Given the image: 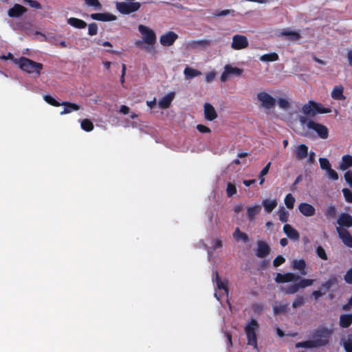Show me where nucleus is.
Wrapping results in <instances>:
<instances>
[{"instance_id":"nucleus-45","label":"nucleus","mask_w":352,"mask_h":352,"mask_svg":"<svg viewBox=\"0 0 352 352\" xmlns=\"http://www.w3.org/2000/svg\"><path fill=\"white\" fill-rule=\"evenodd\" d=\"M44 100L48 103L49 104L54 107H59L62 105V102H58L56 99H54L50 95H44L43 96Z\"/></svg>"},{"instance_id":"nucleus-42","label":"nucleus","mask_w":352,"mask_h":352,"mask_svg":"<svg viewBox=\"0 0 352 352\" xmlns=\"http://www.w3.org/2000/svg\"><path fill=\"white\" fill-rule=\"evenodd\" d=\"M337 213V210L335 206H330L327 207L325 210L324 215L328 219H333L335 218Z\"/></svg>"},{"instance_id":"nucleus-28","label":"nucleus","mask_w":352,"mask_h":352,"mask_svg":"<svg viewBox=\"0 0 352 352\" xmlns=\"http://www.w3.org/2000/svg\"><path fill=\"white\" fill-rule=\"evenodd\" d=\"M352 166V156L344 155L342 157V161L339 164V168L342 170H345Z\"/></svg>"},{"instance_id":"nucleus-22","label":"nucleus","mask_w":352,"mask_h":352,"mask_svg":"<svg viewBox=\"0 0 352 352\" xmlns=\"http://www.w3.org/2000/svg\"><path fill=\"white\" fill-rule=\"evenodd\" d=\"M331 96L333 100H344L346 99L345 96L344 95V87L342 85H336L333 88Z\"/></svg>"},{"instance_id":"nucleus-6","label":"nucleus","mask_w":352,"mask_h":352,"mask_svg":"<svg viewBox=\"0 0 352 352\" xmlns=\"http://www.w3.org/2000/svg\"><path fill=\"white\" fill-rule=\"evenodd\" d=\"M116 9L122 14H129L138 11L141 6L139 2H117Z\"/></svg>"},{"instance_id":"nucleus-10","label":"nucleus","mask_w":352,"mask_h":352,"mask_svg":"<svg viewBox=\"0 0 352 352\" xmlns=\"http://www.w3.org/2000/svg\"><path fill=\"white\" fill-rule=\"evenodd\" d=\"M248 40L244 35L236 34L232 37L231 47L235 50H240L248 46Z\"/></svg>"},{"instance_id":"nucleus-58","label":"nucleus","mask_w":352,"mask_h":352,"mask_svg":"<svg viewBox=\"0 0 352 352\" xmlns=\"http://www.w3.org/2000/svg\"><path fill=\"white\" fill-rule=\"evenodd\" d=\"M344 280L346 283L352 285V267L346 271Z\"/></svg>"},{"instance_id":"nucleus-18","label":"nucleus","mask_w":352,"mask_h":352,"mask_svg":"<svg viewBox=\"0 0 352 352\" xmlns=\"http://www.w3.org/2000/svg\"><path fill=\"white\" fill-rule=\"evenodd\" d=\"M270 252V246L263 241H258L257 243L256 256L258 258L266 257Z\"/></svg>"},{"instance_id":"nucleus-59","label":"nucleus","mask_w":352,"mask_h":352,"mask_svg":"<svg viewBox=\"0 0 352 352\" xmlns=\"http://www.w3.org/2000/svg\"><path fill=\"white\" fill-rule=\"evenodd\" d=\"M280 108L287 109L289 107V102L285 98H279L277 101Z\"/></svg>"},{"instance_id":"nucleus-34","label":"nucleus","mask_w":352,"mask_h":352,"mask_svg":"<svg viewBox=\"0 0 352 352\" xmlns=\"http://www.w3.org/2000/svg\"><path fill=\"white\" fill-rule=\"evenodd\" d=\"M341 343L346 352H352V334H349L346 338H342Z\"/></svg>"},{"instance_id":"nucleus-62","label":"nucleus","mask_w":352,"mask_h":352,"mask_svg":"<svg viewBox=\"0 0 352 352\" xmlns=\"http://www.w3.org/2000/svg\"><path fill=\"white\" fill-rule=\"evenodd\" d=\"M197 129L200 133H208L211 131V130L209 127H208L207 126L203 125V124H197Z\"/></svg>"},{"instance_id":"nucleus-55","label":"nucleus","mask_w":352,"mask_h":352,"mask_svg":"<svg viewBox=\"0 0 352 352\" xmlns=\"http://www.w3.org/2000/svg\"><path fill=\"white\" fill-rule=\"evenodd\" d=\"M98 33V25L96 23H91L88 25V34L90 36L96 35Z\"/></svg>"},{"instance_id":"nucleus-15","label":"nucleus","mask_w":352,"mask_h":352,"mask_svg":"<svg viewBox=\"0 0 352 352\" xmlns=\"http://www.w3.org/2000/svg\"><path fill=\"white\" fill-rule=\"evenodd\" d=\"M28 9L24 6L14 3L13 7L10 8L8 11V15L12 18H18L27 12Z\"/></svg>"},{"instance_id":"nucleus-4","label":"nucleus","mask_w":352,"mask_h":352,"mask_svg":"<svg viewBox=\"0 0 352 352\" xmlns=\"http://www.w3.org/2000/svg\"><path fill=\"white\" fill-rule=\"evenodd\" d=\"M258 327L256 320L252 319L250 323L245 327V332L247 336L248 344L257 349V338L256 331Z\"/></svg>"},{"instance_id":"nucleus-41","label":"nucleus","mask_w":352,"mask_h":352,"mask_svg":"<svg viewBox=\"0 0 352 352\" xmlns=\"http://www.w3.org/2000/svg\"><path fill=\"white\" fill-rule=\"evenodd\" d=\"M315 343L310 339L309 340L297 342L295 345L296 348H307L313 349L316 348Z\"/></svg>"},{"instance_id":"nucleus-52","label":"nucleus","mask_w":352,"mask_h":352,"mask_svg":"<svg viewBox=\"0 0 352 352\" xmlns=\"http://www.w3.org/2000/svg\"><path fill=\"white\" fill-rule=\"evenodd\" d=\"M345 201L352 204V191L349 188H344L342 190Z\"/></svg>"},{"instance_id":"nucleus-37","label":"nucleus","mask_w":352,"mask_h":352,"mask_svg":"<svg viewBox=\"0 0 352 352\" xmlns=\"http://www.w3.org/2000/svg\"><path fill=\"white\" fill-rule=\"evenodd\" d=\"M278 55L275 53H270L262 55L260 57V60L264 62H273L278 60Z\"/></svg>"},{"instance_id":"nucleus-56","label":"nucleus","mask_w":352,"mask_h":352,"mask_svg":"<svg viewBox=\"0 0 352 352\" xmlns=\"http://www.w3.org/2000/svg\"><path fill=\"white\" fill-rule=\"evenodd\" d=\"M314 283V280L312 279H301L298 283L299 285L300 288H305L311 285Z\"/></svg>"},{"instance_id":"nucleus-36","label":"nucleus","mask_w":352,"mask_h":352,"mask_svg":"<svg viewBox=\"0 0 352 352\" xmlns=\"http://www.w3.org/2000/svg\"><path fill=\"white\" fill-rule=\"evenodd\" d=\"M338 283V278L336 276H332L321 285L320 289H324L325 292L330 289L333 285H337Z\"/></svg>"},{"instance_id":"nucleus-5","label":"nucleus","mask_w":352,"mask_h":352,"mask_svg":"<svg viewBox=\"0 0 352 352\" xmlns=\"http://www.w3.org/2000/svg\"><path fill=\"white\" fill-rule=\"evenodd\" d=\"M138 30L142 35L143 41L148 45H154L157 41L155 32L147 26L139 25Z\"/></svg>"},{"instance_id":"nucleus-21","label":"nucleus","mask_w":352,"mask_h":352,"mask_svg":"<svg viewBox=\"0 0 352 352\" xmlns=\"http://www.w3.org/2000/svg\"><path fill=\"white\" fill-rule=\"evenodd\" d=\"M299 211L306 217H311L315 214L316 209L315 208L307 203H301L298 206Z\"/></svg>"},{"instance_id":"nucleus-51","label":"nucleus","mask_w":352,"mask_h":352,"mask_svg":"<svg viewBox=\"0 0 352 352\" xmlns=\"http://www.w3.org/2000/svg\"><path fill=\"white\" fill-rule=\"evenodd\" d=\"M85 3L88 6L94 7L96 10H100L102 4L98 0H85Z\"/></svg>"},{"instance_id":"nucleus-32","label":"nucleus","mask_w":352,"mask_h":352,"mask_svg":"<svg viewBox=\"0 0 352 352\" xmlns=\"http://www.w3.org/2000/svg\"><path fill=\"white\" fill-rule=\"evenodd\" d=\"M262 205L263 206L265 212L270 213L277 206V201L276 199L270 200L266 199L263 201Z\"/></svg>"},{"instance_id":"nucleus-20","label":"nucleus","mask_w":352,"mask_h":352,"mask_svg":"<svg viewBox=\"0 0 352 352\" xmlns=\"http://www.w3.org/2000/svg\"><path fill=\"white\" fill-rule=\"evenodd\" d=\"M214 278H212L213 282H215L217 284V287L219 290H223L225 294L228 295V282L227 280H222L217 272H214Z\"/></svg>"},{"instance_id":"nucleus-26","label":"nucleus","mask_w":352,"mask_h":352,"mask_svg":"<svg viewBox=\"0 0 352 352\" xmlns=\"http://www.w3.org/2000/svg\"><path fill=\"white\" fill-rule=\"evenodd\" d=\"M61 106H63L64 109L60 113V115L67 114L72 111H78L80 109L79 105L69 102H63Z\"/></svg>"},{"instance_id":"nucleus-61","label":"nucleus","mask_w":352,"mask_h":352,"mask_svg":"<svg viewBox=\"0 0 352 352\" xmlns=\"http://www.w3.org/2000/svg\"><path fill=\"white\" fill-rule=\"evenodd\" d=\"M344 179L346 182L352 188V171L348 170L344 173Z\"/></svg>"},{"instance_id":"nucleus-3","label":"nucleus","mask_w":352,"mask_h":352,"mask_svg":"<svg viewBox=\"0 0 352 352\" xmlns=\"http://www.w3.org/2000/svg\"><path fill=\"white\" fill-rule=\"evenodd\" d=\"M332 331L327 327H320L314 329L311 336V340L315 343L316 348L324 346L329 343Z\"/></svg>"},{"instance_id":"nucleus-53","label":"nucleus","mask_w":352,"mask_h":352,"mask_svg":"<svg viewBox=\"0 0 352 352\" xmlns=\"http://www.w3.org/2000/svg\"><path fill=\"white\" fill-rule=\"evenodd\" d=\"M305 304V298L303 296H298L292 303L294 308H298Z\"/></svg>"},{"instance_id":"nucleus-17","label":"nucleus","mask_w":352,"mask_h":352,"mask_svg":"<svg viewBox=\"0 0 352 352\" xmlns=\"http://www.w3.org/2000/svg\"><path fill=\"white\" fill-rule=\"evenodd\" d=\"M204 113L205 119L208 121H213L217 118V113L215 109L208 102H206L204 105Z\"/></svg>"},{"instance_id":"nucleus-14","label":"nucleus","mask_w":352,"mask_h":352,"mask_svg":"<svg viewBox=\"0 0 352 352\" xmlns=\"http://www.w3.org/2000/svg\"><path fill=\"white\" fill-rule=\"evenodd\" d=\"M16 25L19 30L24 32L27 35L31 36L40 34L45 36V35L41 32L34 31L32 28L33 25L30 22H20L18 23Z\"/></svg>"},{"instance_id":"nucleus-54","label":"nucleus","mask_w":352,"mask_h":352,"mask_svg":"<svg viewBox=\"0 0 352 352\" xmlns=\"http://www.w3.org/2000/svg\"><path fill=\"white\" fill-rule=\"evenodd\" d=\"M278 217L281 222H287L289 218V212L285 210L283 208L278 210Z\"/></svg>"},{"instance_id":"nucleus-39","label":"nucleus","mask_w":352,"mask_h":352,"mask_svg":"<svg viewBox=\"0 0 352 352\" xmlns=\"http://www.w3.org/2000/svg\"><path fill=\"white\" fill-rule=\"evenodd\" d=\"M282 34L283 36H288L289 39L292 41H297L300 38V35L298 32L289 30H284Z\"/></svg>"},{"instance_id":"nucleus-25","label":"nucleus","mask_w":352,"mask_h":352,"mask_svg":"<svg viewBox=\"0 0 352 352\" xmlns=\"http://www.w3.org/2000/svg\"><path fill=\"white\" fill-rule=\"evenodd\" d=\"M283 231L292 239L298 240L299 239V233L289 224H285L283 226Z\"/></svg>"},{"instance_id":"nucleus-46","label":"nucleus","mask_w":352,"mask_h":352,"mask_svg":"<svg viewBox=\"0 0 352 352\" xmlns=\"http://www.w3.org/2000/svg\"><path fill=\"white\" fill-rule=\"evenodd\" d=\"M300 287L298 283H294L293 285H289L286 288H285L284 292L287 294H293L296 293L299 290Z\"/></svg>"},{"instance_id":"nucleus-12","label":"nucleus","mask_w":352,"mask_h":352,"mask_svg":"<svg viewBox=\"0 0 352 352\" xmlns=\"http://www.w3.org/2000/svg\"><path fill=\"white\" fill-rule=\"evenodd\" d=\"M300 279V276L295 274L288 272L285 274L278 273L275 278V281L278 283H289L296 281Z\"/></svg>"},{"instance_id":"nucleus-44","label":"nucleus","mask_w":352,"mask_h":352,"mask_svg":"<svg viewBox=\"0 0 352 352\" xmlns=\"http://www.w3.org/2000/svg\"><path fill=\"white\" fill-rule=\"evenodd\" d=\"M81 128L85 131H91L94 129V124L89 119H84L81 122Z\"/></svg>"},{"instance_id":"nucleus-19","label":"nucleus","mask_w":352,"mask_h":352,"mask_svg":"<svg viewBox=\"0 0 352 352\" xmlns=\"http://www.w3.org/2000/svg\"><path fill=\"white\" fill-rule=\"evenodd\" d=\"M90 17L96 21H112L116 20V16L109 13H93L90 15Z\"/></svg>"},{"instance_id":"nucleus-27","label":"nucleus","mask_w":352,"mask_h":352,"mask_svg":"<svg viewBox=\"0 0 352 352\" xmlns=\"http://www.w3.org/2000/svg\"><path fill=\"white\" fill-rule=\"evenodd\" d=\"M175 96L174 93H170L168 95L164 96L162 99H160L158 102V105L161 109H167L170 105L171 102L173 101Z\"/></svg>"},{"instance_id":"nucleus-48","label":"nucleus","mask_w":352,"mask_h":352,"mask_svg":"<svg viewBox=\"0 0 352 352\" xmlns=\"http://www.w3.org/2000/svg\"><path fill=\"white\" fill-rule=\"evenodd\" d=\"M319 163H320V168L322 170H327L328 169H330V168L331 167V165L329 160L327 158L320 157Z\"/></svg>"},{"instance_id":"nucleus-57","label":"nucleus","mask_w":352,"mask_h":352,"mask_svg":"<svg viewBox=\"0 0 352 352\" xmlns=\"http://www.w3.org/2000/svg\"><path fill=\"white\" fill-rule=\"evenodd\" d=\"M327 173L329 179L336 181L338 179V175L336 170L330 168V169L327 170Z\"/></svg>"},{"instance_id":"nucleus-30","label":"nucleus","mask_w":352,"mask_h":352,"mask_svg":"<svg viewBox=\"0 0 352 352\" xmlns=\"http://www.w3.org/2000/svg\"><path fill=\"white\" fill-rule=\"evenodd\" d=\"M184 74L185 78L188 80L201 75L200 71L188 66L184 69Z\"/></svg>"},{"instance_id":"nucleus-2","label":"nucleus","mask_w":352,"mask_h":352,"mask_svg":"<svg viewBox=\"0 0 352 352\" xmlns=\"http://www.w3.org/2000/svg\"><path fill=\"white\" fill-rule=\"evenodd\" d=\"M14 64L17 65L21 70L29 74H36L39 76L43 69L42 63L35 62L25 56L14 60Z\"/></svg>"},{"instance_id":"nucleus-40","label":"nucleus","mask_w":352,"mask_h":352,"mask_svg":"<svg viewBox=\"0 0 352 352\" xmlns=\"http://www.w3.org/2000/svg\"><path fill=\"white\" fill-rule=\"evenodd\" d=\"M282 34L283 36H288L289 39L292 41H297L300 38V35L298 32L289 30H284Z\"/></svg>"},{"instance_id":"nucleus-64","label":"nucleus","mask_w":352,"mask_h":352,"mask_svg":"<svg viewBox=\"0 0 352 352\" xmlns=\"http://www.w3.org/2000/svg\"><path fill=\"white\" fill-rule=\"evenodd\" d=\"M216 76V73L214 72H210L206 75V81L208 82H210L214 80Z\"/></svg>"},{"instance_id":"nucleus-47","label":"nucleus","mask_w":352,"mask_h":352,"mask_svg":"<svg viewBox=\"0 0 352 352\" xmlns=\"http://www.w3.org/2000/svg\"><path fill=\"white\" fill-rule=\"evenodd\" d=\"M236 193V188L234 184L231 182L227 184L226 194L228 197H230Z\"/></svg>"},{"instance_id":"nucleus-35","label":"nucleus","mask_w":352,"mask_h":352,"mask_svg":"<svg viewBox=\"0 0 352 352\" xmlns=\"http://www.w3.org/2000/svg\"><path fill=\"white\" fill-rule=\"evenodd\" d=\"M233 237L237 241H243L244 243L249 241L248 235L246 233L241 232L239 228L235 229V231L233 233Z\"/></svg>"},{"instance_id":"nucleus-1","label":"nucleus","mask_w":352,"mask_h":352,"mask_svg":"<svg viewBox=\"0 0 352 352\" xmlns=\"http://www.w3.org/2000/svg\"><path fill=\"white\" fill-rule=\"evenodd\" d=\"M302 111L306 116H299V121L302 124H307L309 121L307 116L314 117L317 114L329 113L331 112V109L324 107L319 102L309 100L307 103L302 106Z\"/></svg>"},{"instance_id":"nucleus-60","label":"nucleus","mask_w":352,"mask_h":352,"mask_svg":"<svg viewBox=\"0 0 352 352\" xmlns=\"http://www.w3.org/2000/svg\"><path fill=\"white\" fill-rule=\"evenodd\" d=\"M285 258L281 255H278L274 259L273 265L274 267H278L280 265H282L283 263H285Z\"/></svg>"},{"instance_id":"nucleus-33","label":"nucleus","mask_w":352,"mask_h":352,"mask_svg":"<svg viewBox=\"0 0 352 352\" xmlns=\"http://www.w3.org/2000/svg\"><path fill=\"white\" fill-rule=\"evenodd\" d=\"M292 265L294 269L299 270L302 275L307 274L305 271L306 263L303 259L294 260Z\"/></svg>"},{"instance_id":"nucleus-43","label":"nucleus","mask_w":352,"mask_h":352,"mask_svg":"<svg viewBox=\"0 0 352 352\" xmlns=\"http://www.w3.org/2000/svg\"><path fill=\"white\" fill-rule=\"evenodd\" d=\"M284 201H285V204L287 208H289V209L294 208V203H295V198L291 193H289L285 196Z\"/></svg>"},{"instance_id":"nucleus-13","label":"nucleus","mask_w":352,"mask_h":352,"mask_svg":"<svg viewBox=\"0 0 352 352\" xmlns=\"http://www.w3.org/2000/svg\"><path fill=\"white\" fill-rule=\"evenodd\" d=\"M337 232L342 243L348 248H352V236L346 228H337Z\"/></svg>"},{"instance_id":"nucleus-24","label":"nucleus","mask_w":352,"mask_h":352,"mask_svg":"<svg viewBox=\"0 0 352 352\" xmlns=\"http://www.w3.org/2000/svg\"><path fill=\"white\" fill-rule=\"evenodd\" d=\"M247 217L250 221H253L255 217L259 214L261 210V207L259 205H254L252 206H247Z\"/></svg>"},{"instance_id":"nucleus-23","label":"nucleus","mask_w":352,"mask_h":352,"mask_svg":"<svg viewBox=\"0 0 352 352\" xmlns=\"http://www.w3.org/2000/svg\"><path fill=\"white\" fill-rule=\"evenodd\" d=\"M295 156L298 160H302L308 156V146L304 144H300L295 148Z\"/></svg>"},{"instance_id":"nucleus-50","label":"nucleus","mask_w":352,"mask_h":352,"mask_svg":"<svg viewBox=\"0 0 352 352\" xmlns=\"http://www.w3.org/2000/svg\"><path fill=\"white\" fill-rule=\"evenodd\" d=\"M22 1L35 9H41L42 8L41 4L36 0H23Z\"/></svg>"},{"instance_id":"nucleus-16","label":"nucleus","mask_w":352,"mask_h":352,"mask_svg":"<svg viewBox=\"0 0 352 352\" xmlns=\"http://www.w3.org/2000/svg\"><path fill=\"white\" fill-rule=\"evenodd\" d=\"M340 228H350L352 226V216L349 213L342 212L337 220Z\"/></svg>"},{"instance_id":"nucleus-49","label":"nucleus","mask_w":352,"mask_h":352,"mask_svg":"<svg viewBox=\"0 0 352 352\" xmlns=\"http://www.w3.org/2000/svg\"><path fill=\"white\" fill-rule=\"evenodd\" d=\"M316 253L317 256L321 259L324 261H327L328 259V256L326 254V252L322 246L319 245L316 248Z\"/></svg>"},{"instance_id":"nucleus-7","label":"nucleus","mask_w":352,"mask_h":352,"mask_svg":"<svg viewBox=\"0 0 352 352\" xmlns=\"http://www.w3.org/2000/svg\"><path fill=\"white\" fill-rule=\"evenodd\" d=\"M307 127L309 130L315 131L319 138L322 139H327L329 136L328 128L320 123H318L313 120H309L307 124Z\"/></svg>"},{"instance_id":"nucleus-31","label":"nucleus","mask_w":352,"mask_h":352,"mask_svg":"<svg viewBox=\"0 0 352 352\" xmlns=\"http://www.w3.org/2000/svg\"><path fill=\"white\" fill-rule=\"evenodd\" d=\"M352 324V314H342L340 316L339 324L342 328H348Z\"/></svg>"},{"instance_id":"nucleus-29","label":"nucleus","mask_w":352,"mask_h":352,"mask_svg":"<svg viewBox=\"0 0 352 352\" xmlns=\"http://www.w3.org/2000/svg\"><path fill=\"white\" fill-rule=\"evenodd\" d=\"M67 23L70 25L78 28L83 29L87 27V23L82 19H79L75 17H71L67 19Z\"/></svg>"},{"instance_id":"nucleus-8","label":"nucleus","mask_w":352,"mask_h":352,"mask_svg":"<svg viewBox=\"0 0 352 352\" xmlns=\"http://www.w3.org/2000/svg\"><path fill=\"white\" fill-rule=\"evenodd\" d=\"M257 99L261 102V106L267 109L274 108L276 102V99L265 91L259 92L257 94Z\"/></svg>"},{"instance_id":"nucleus-63","label":"nucleus","mask_w":352,"mask_h":352,"mask_svg":"<svg viewBox=\"0 0 352 352\" xmlns=\"http://www.w3.org/2000/svg\"><path fill=\"white\" fill-rule=\"evenodd\" d=\"M308 158L307 160V164H312L315 162L316 154L314 151L308 152Z\"/></svg>"},{"instance_id":"nucleus-11","label":"nucleus","mask_w":352,"mask_h":352,"mask_svg":"<svg viewBox=\"0 0 352 352\" xmlns=\"http://www.w3.org/2000/svg\"><path fill=\"white\" fill-rule=\"evenodd\" d=\"M177 38L178 35L175 32L169 31L160 36V42L164 47H170L174 44Z\"/></svg>"},{"instance_id":"nucleus-38","label":"nucleus","mask_w":352,"mask_h":352,"mask_svg":"<svg viewBox=\"0 0 352 352\" xmlns=\"http://www.w3.org/2000/svg\"><path fill=\"white\" fill-rule=\"evenodd\" d=\"M288 304L285 303L284 305L276 303L273 306V311L275 315H280L287 310Z\"/></svg>"},{"instance_id":"nucleus-9","label":"nucleus","mask_w":352,"mask_h":352,"mask_svg":"<svg viewBox=\"0 0 352 352\" xmlns=\"http://www.w3.org/2000/svg\"><path fill=\"white\" fill-rule=\"evenodd\" d=\"M243 72L242 69L227 64L224 67V71L221 75L220 80L221 82H226L231 75L240 76Z\"/></svg>"}]
</instances>
